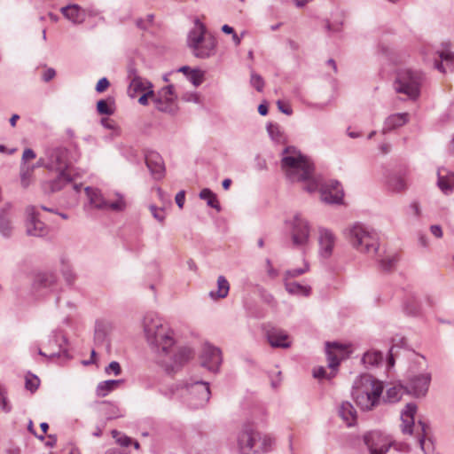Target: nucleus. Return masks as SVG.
<instances>
[{
  "mask_svg": "<svg viewBox=\"0 0 454 454\" xmlns=\"http://www.w3.org/2000/svg\"><path fill=\"white\" fill-rule=\"evenodd\" d=\"M27 221L26 223V231L29 236L43 237L48 233L47 226L43 223L35 213L34 207H28L27 208Z\"/></svg>",
  "mask_w": 454,
  "mask_h": 454,
  "instance_id": "19",
  "label": "nucleus"
},
{
  "mask_svg": "<svg viewBox=\"0 0 454 454\" xmlns=\"http://www.w3.org/2000/svg\"><path fill=\"white\" fill-rule=\"evenodd\" d=\"M35 153L30 149V148H27L24 150L23 152V154H22V160L25 162L27 161V160H33L35 158Z\"/></svg>",
  "mask_w": 454,
  "mask_h": 454,
  "instance_id": "63",
  "label": "nucleus"
},
{
  "mask_svg": "<svg viewBox=\"0 0 454 454\" xmlns=\"http://www.w3.org/2000/svg\"><path fill=\"white\" fill-rule=\"evenodd\" d=\"M325 352L328 361V367L335 371L340 360L348 357L351 350L349 346L342 345L337 342H327L325 344Z\"/></svg>",
  "mask_w": 454,
  "mask_h": 454,
  "instance_id": "14",
  "label": "nucleus"
},
{
  "mask_svg": "<svg viewBox=\"0 0 454 454\" xmlns=\"http://www.w3.org/2000/svg\"><path fill=\"white\" fill-rule=\"evenodd\" d=\"M430 382L431 374L429 372L411 375L406 388L414 396L422 397L427 393Z\"/></svg>",
  "mask_w": 454,
  "mask_h": 454,
  "instance_id": "16",
  "label": "nucleus"
},
{
  "mask_svg": "<svg viewBox=\"0 0 454 454\" xmlns=\"http://www.w3.org/2000/svg\"><path fill=\"white\" fill-rule=\"evenodd\" d=\"M266 269H267V274L270 278H275L278 277V272L277 270H275L271 264V262L270 259L266 260Z\"/></svg>",
  "mask_w": 454,
  "mask_h": 454,
  "instance_id": "61",
  "label": "nucleus"
},
{
  "mask_svg": "<svg viewBox=\"0 0 454 454\" xmlns=\"http://www.w3.org/2000/svg\"><path fill=\"white\" fill-rule=\"evenodd\" d=\"M97 110L100 114L111 115L114 114L112 107L104 99L98 101Z\"/></svg>",
  "mask_w": 454,
  "mask_h": 454,
  "instance_id": "49",
  "label": "nucleus"
},
{
  "mask_svg": "<svg viewBox=\"0 0 454 454\" xmlns=\"http://www.w3.org/2000/svg\"><path fill=\"white\" fill-rule=\"evenodd\" d=\"M143 330L148 345L159 355H168L175 344L174 333L156 313H146Z\"/></svg>",
  "mask_w": 454,
  "mask_h": 454,
  "instance_id": "2",
  "label": "nucleus"
},
{
  "mask_svg": "<svg viewBox=\"0 0 454 454\" xmlns=\"http://www.w3.org/2000/svg\"><path fill=\"white\" fill-rule=\"evenodd\" d=\"M67 149L65 147H50L45 151L47 168L51 170L65 171L67 167Z\"/></svg>",
  "mask_w": 454,
  "mask_h": 454,
  "instance_id": "13",
  "label": "nucleus"
},
{
  "mask_svg": "<svg viewBox=\"0 0 454 454\" xmlns=\"http://www.w3.org/2000/svg\"><path fill=\"white\" fill-rule=\"evenodd\" d=\"M308 270H309V266L307 264H305L304 267H302V268L288 270L285 273V279L289 280L290 278H296L298 276H301L303 273H305Z\"/></svg>",
  "mask_w": 454,
  "mask_h": 454,
  "instance_id": "50",
  "label": "nucleus"
},
{
  "mask_svg": "<svg viewBox=\"0 0 454 454\" xmlns=\"http://www.w3.org/2000/svg\"><path fill=\"white\" fill-rule=\"evenodd\" d=\"M188 404L194 409L204 406L210 398V389L207 382L191 379L184 384Z\"/></svg>",
  "mask_w": 454,
  "mask_h": 454,
  "instance_id": "9",
  "label": "nucleus"
},
{
  "mask_svg": "<svg viewBox=\"0 0 454 454\" xmlns=\"http://www.w3.org/2000/svg\"><path fill=\"white\" fill-rule=\"evenodd\" d=\"M12 205L6 203L0 208V234L5 238H11L13 231Z\"/></svg>",
  "mask_w": 454,
  "mask_h": 454,
  "instance_id": "22",
  "label": "nucleus"
},
{
  "mask_svg": "<svg viewBox=\"0 0 454 454\" xmlns=\"http://www.w3.org/2000/svg\"><path fill=\"white\" fill-rule=\"evenodd\" d=\"M176 203L179 208H183L185 200V192L180 191L176 195Z\"/></svg>",
  "mask_w": 454,
  "mask_h": 454,
  "instance_id": "62",
  "label": "nucleus"
},
{
  "mask_svg": "<svg viewBox=\"0 0 454 454\" xmlns=\"http://www.w3.org/2000/svg\"><path fill=\"white\" fill-rule=\"evenodd\" d=\"M434 57V67L442 73L454 71V54L447 49L437 50Z\"/></svg>",
  "mask_w": 454,
  "mask_h": 454,
  "instance_id": "20",
  "label": "nucleus"
},
{
  "mask_svg": "<svg viewBox=\"0 0 454 454\" xmlns=\"http://www.w3.org/2000/svg\"><path fill=\"white\" fill-rule=\"evenodd\" d=\"M62 14L75 24H82L85 20L84 12L78 4H70L61 8Z\"/></svg>",
  "mask_w": 454,
  "mask_h": 454,
  "instance_id": "29",
  "label": "nucleus"
},
{
  "mask_svg": "<svg viewBox=\"0 0 454 454\" xmlns=\"http://www.w3.org/2000/svg\"><path fill=\"white\" fill-rule=\"evenodd\" d=\"M176 95L174 93V86L168 85L162 88L157 95H155L153 102L155 107L164 113H172L175 110Z\"/></svg>",
  "mask_w": 454,
  "mask_h": 454,
  "instance_id": "17",
  "label": "nucleus"
},
{
  "mask_svg": "<svg viewBox=\"0 0 454 454\" xmlns=\"http://www.w3.org/2000/svg\"><path fill=\"white\" fill-rule=\"evenodd\" d=\"M313 376L316 378V379H324V378H332L334 376V373H332L331 375H327L326 374V370L325 368L324 367H318V368H315L314 371H313Z\"/></svg>",
  "mask_w": 454,
  "mask_h": 454,
  "instance_id": "56",
  "label": "nucleus"
},
{
  "mask_svg": "<svg viewBox=\"0 0 454 454\" xmlns=\"http://www.w3.org/2000/svg\"><path fill=\"white\" fill-rule=\"evenodd\" d=\"M105 372L107 375L114 374V376H118L121 373V368L118 362L112 361L105 369Z\"/></svg>",
  "mask_w": 454,
  "mask_h": 454,
  "instance_id": "51",
  "label": "nucleus"
},
{
  "mask_svg": "<svg viewBox=\"0 0 454 454\" xmlns=\"http://www.w3.org/2000/svg\"><path fill=\"white\" fill-rule=\"evenodd\" d=\"M337 238L329 229L320 227L318 229V254L324 259H329L333 253Z\"/></svg>",
  "mask_w": 454,
  "mask_h": 454,
  "instance_id": "15",
  "label": "nucleus"
},
{
  "mask_svg": "<svg viewBox=\"0 0 454 454\" xmlns=\"http://www.w3.org/2000/svg\"><path fill=\"white\" fill-rule=\"evenodd\" d=\"M286 223L290 228L293 246L296 248L303 249L309 244L310 239L311 226L309 222L302 215L296 213Z\"/></svg>",
  "mask_w": 454,
  "mask_h": 454,
  "instance_id": "8",
  "label": "nucleus"
},
{
  "mask_svg": "<svg viewBox=\"0 0 454 454\" xmlns=\"http://www.w3.org/2000/svg\"><path fill=\"white\" fill-rule=\"evenodd\" d=\"M40 384V380L34 374H28L26 377V388L31 392L35 391Z\"/></svg>",
  "mask_w": 454,
  "mask_h": 454,
  "instance_id": "47",
  "label": "nucleus"
},
{
  "mask_svg": "<svg viewBox=\"0 0 454 454\" xmlns=\"http://www.w3.org/2000/svg\"><path fill=\"white\" fill-rule=\"evenodd\" d=\"M109 85H110V82H109V81L107 80V78L103 77V78H101V79L98 82V83H97V85H96V90H97L98 92H103V91H105V90L109 87Z\"/></svg>",
  "mask_w": 454,
  "mask_h": 454,
  "instance_id": "59",
  "label": "nucleus"
},
{
  "mask_svg": "<svg viewBox=\"0 0 454 454\" xmlns=\"http://www.w3.org/2000/svg\"><path fill=\"white\" fill-rule=\"evenodd\" d=\"M386 398L389 403L397 402L401 398V388L392 387L387 390Z\"/></svg>",
  "mask_w": 454,
  "mask_h": 454,
  "instance_id": "48",
  "label": "nucleus"
},
{
  "mask_svg": "<svg viewBox=\"0 0 454 454\" xmlns=\"http://www.w3.org/2000/svg\"><path fill=\"white\" fill-rule=\"evenodd\" d=\"M229 290H230V285H229L228 280L223 276H219L217 278V291L216 292L211 291L209 293V296L212 299H216V298L223 299L228 295Z\"/></svg>",
  "mask_w": 454,
  "mask_h": 454,
  "instance_id": "36",
  "label": "nucleus"
},
{
  "mask_svg": "<svg viewBox=\"0 0 454 454\" xmlns=\"http://www.w3.org/2000/svg\"><path fill=\"white\" fill-rule=\"evenodd\" d=\"M35 167H30L23 163L20 168V184L22 187L27 188L30 184Z\"/></svg>",
  "mask_w": 454,
  "mask_h": 454,
  "instance_id": "42",
  "label": "nucleus"
},
{
  "mask_svg": "<svg viewBox=\"0 0 454 454\" xmlns=\"http://www.w3.org/2000/svg\"><path fill=\"white\" fill-rule=\"evenodd\" d=\"M113 329V324L105 319H98L95 324L94 340L98 344H104Z\"/></svg>",
  "mask_w": 454,
  "mask_h": 454,
  "instance_id": "27",
  "label": "nucleus"
},
{
  "mask_svg": "<svg viewBox=\"0 0 454 454\" xmlns=\"http://www.w3.org/2000/svg\"><path fill=\"white\" fill-rule=\"evenodd\" d=\"M346 236L357 252L369 255L379 254L380 237L372 228L356 223L347 229Z\"/></svg>",
  "mask_w": 454,
  "mask_h": 454,
  "instance_id": "5",
  "label": "nucleus"
},
{
  "mask_svg": "<svg viewBox=\"0 0 454 454\" xmlns=\"http://www.w3.org/2000/svg\"><path fill=\"white\" fill-rule=\"evenodd\" d=\"M153 89V84L146 79L142 77L129 82L128 95L131 98H135L139 92H145Z\"/></svg>",
  "mask_w": 454,
  "mask_h": 454,
  "instance_id": "30",
  "label": "nucleus"
},
{
  "mask_svg": "<svg viewBox=\"0 0 454 454\" xmlns=\"http://www.w3.org/2000/svg\"><path fill=\"white\" fill-rule=\"evenodd\" d=\"M281 167L291 182H304V189L314 192L320 185L314 177L313 163L295 147H286L282 153Z\"/></svg>",
  "mask_w": 454,
  "mask_h": 454,
  "instance_id": "1",
  "label": "nucleus"
},
{
  "mask_svg": "<svg viewBox=\"0 0 454 454\" xmlns=\"http://www.w3.org/2000/svg\"><path fill=\"white\" fill-rule=\"evenodd\" d=\"M275 439L262 434L251 422L242 425L237 435V445L240 454H264L272 450Z\"/></svg>",
  "mask_w": 454,
  "mask_h": 454,
  "instance_id": "3",
  "label": "nucleus"
},
{
  "mask_svg": "<svg viewBox=\"0 0 454 454\" xmlns=\"http://www.w3.org/2000/svg\"><path fill=\"white\" fill-rule=\"evenodd\" d=\"M222 351L219 348L206 343L200 353L201 366L212 372H218L222 364Z\"/></svg>",
  "mask_w": 454,
  "mask_h": 454,
  "instance_id": "12",
  "label": "nucleus"
},
{
  "mask_svg": "<svg viewBox=\"0 0 454 454\" xmlns=\"http://www.w3.org/2000/svg\"><path fill=\"white\" fill-rule=\"evenodd\" d=\"M362 361L366 366L374 367L382 363L383 354L377 350L367 351L364 353Z\"/></svg>",
  "mask_w": 454,
  "mask_h": 454,
  "instance_id": "39",
  "label": "nucleus"
},
{
  "mask_svg": "<svg viewBox=\"0 0 454 454\" xmlns=\"http://www.w3.org/2000/svg\"><path fill=\"white\" fill-rule=\"evenodd\" d=\"M321 200L328 204H340L343 200V190L338 181H329L320 187Z\"/></svg>",
  "mask_w": 454,
  "mask_h": 454,
  "instance_id": "18",
  "label": "nucleus"
},
{
  "mask_svg": "<svg viewBox=\"0 0 454 454\" xmlns=\"http://www.w3.org/2000/svg\"><path fill=\"white\" fill-rule=\"evenodd\" d=\"M154 15L147 14L145 18H139L136 20V26L141 30H147L153 23Z\"/></svg>",
  "mask_w": 454,
  "mask_h": 454,
  "instance_id": "44",
  "label": "nucleus"
},
{
  "mask_svg": "<svg viewBox=\"0 0 454 454\" xmlns=\"http://www.w3.org/2000/svg\"><path fill=\"white\" fill-rule=\"evenodd\" d=\"M71 182V176L66 171H60L59 176L49 183V189L51 192H56Z\"/></svg>",
  "mask_w": 454,
  "mask_h": 454,
  "instance_id": "34",
  "label": "nucleus"
},
{
  "mask_svg": "<svg viewBox=\"0 0 454 454\" xmlns=\"http://www.w3.org/2000/svg\"><path fill=\"white\" fill-rule=\"evenodd\" d=\"M364 442L370 454H387L391 447L401 450L393 438L380 431H372L364 435Z\"/></svg>",
  "mask_w": 454,
  "mask_h": 454,
  "instance_id": "11",
  "label": "nucleus"
},
{
  "mask_svg": "<svg viewBox=\"0 0 454 454\" xmlns=\"http://www.w3.org/2000/svg\"><path fill=\"white\" fill-rule=\"evenodd\" d=\"M174 346L171 348L169 354L165 355L166 356H169L173 362L171 364H168L167 361L162 360L161 362L166 364V366L171 367V371H174L176 367L181 366L193 356V352L190 348L187 347H179L175 349Z\"/></svg>",
  "mask_w": 454,
  "mask_h": 454,
  "instance_id": "21",
  "label": "nucleus"
},
{
  "mask_svg": "<svg viewBox=\"0 0 454 454\" xmlns=\"http://www.w3.org/2000/svg\"><path fill=\"white\" fill-rule=\"evenodd\" d=\"M423 80V74L418 70L400 69L396 74L395 90L398 93L405 94L411 99H416L420 94Z\"/></svg>",
  "mask_w": 454,
  "mask_h": 454,
  "instance_id": "7",
  "label": "nucleus"
},
{
  "mask_svg": "<svg viewBox=\"0 0 454 454\" xmlns=\"http://www.w3.org/2000/svg\"><path fill=\"white\" fill-rule=\"evenodd\" d=\"M140 74L133 62L127 67V79L129 82L140 78Z\"/></svg>",
  "mask_w": 454,
  "mask_h": 454,
  "instance_id": "52",
  "label": "nucleus"
},
{
  "mask_svg": "<svg viewBox=\"0 0 454 454\" xmlns=\"http://www.w3.org/2000/svg\"><path fill=\"white\" fill-rule=\"evenodd\" d=\"M85 192L90 205L97 209L122 212L127 207L124 197L118 192L115 193L116 199L113 201H107L102 192L97 188L88 186L85 188Z\"/></svg>",
  "mask_w": 454,
  "mask_h": 454,
  "instance_id": "10",
  "label": "nucleus"
},
{
  "mask_svg": "<svg viewBox=\"0 0 454 454\" xmlns=\"http://www.w3.org/2000/svg\"><path fill=\"white\" fill-rule=\"evenodd\" d=\"M0 406L6 413L10 412L12 410V406L9 404L6 396L2 393H0Z\"/></svg>",
  "mask_w": 454,
  "mask_h": 454,
  "instance_id": "60",
  "label": "nucleus"
},
{
  "mask_svg": "<svg viewBox=\"0 0 454 454\" xmlns=\"http://www.w3.org/2000/svg\"><path fill=\"white\" fill-rule=\"evenodd\" d=\"M416 430H417V437H418V441L420 445V448L424 451L425 454H427V449L429 448V445H432L433 443H432L431 440L428 439V441H427V439H426L427 434V424L422 421H419V424L416 427Z\"/></svg>",
  "mask_w": 454,
  "mask_h": 454,
  "instance_id": "35",
  "label": "nucleus"
},
{
  "mask_svg": "<svg viewBox=\"0 0 454 454\" xmlns=\"http://www.w3.org/2000/svg\"><path fill=\"white\" fill-rule=\"evenodd\" d=\"M106 414L108 419H114L124 416L123 411L115 405H110Z\"/></svg>",
  "mask_w": 454,
  "mask_h": 454,
  "instance_id": "54",
  "label": "nucleus"
},
{
  "mask_svg": "<svg viewBox=\"0 0 454 454\" xmlns=\"http://www.w3.org/2000/svg\"><path fill=\"white\" fill-rule=\"evenodd\" d=\"M285 280V288L286 290L293 295H300L307 297L310 294L311 288L309 286H303L295 281H290L288 279Z\"/></svg>",
  "mask_w": 454,
  "mask_h": 454,
  "instance_id": "33",
  "label": "nucleus"
},
{
  "mask_svg": "<svg viewBox=\"0 0 454 454\" xmlns=\"http://www.w3.org/2000/svg\"><path fill=\"white\" fill-rule=\"evenodd\" d=\"M387 186L391 192H400L406 188V183L402 176L390 175L387 180Z\"/></svg>",
  "mask_w": 454,
  "mask_h": 454,
  "instance_id": "38",
  "label": "nucleus"
},
{
  "mask_svg": "<svg viewBox=\"0 0 454 454\" xmlns=\"http://www.w3.org/2000/svg\"><path fill=\"white\" fill-rule=\"evenodd\" d=\"M113 437L116 440V442L124 447H128L132 443V439L116 430H113L112 432Z\"/></svg>",
  "mask_w": 454,
  "mask_h": 454,
  "instance_id": "46",
  "label": "nucleus"
},
{
  "mask_svg": "<svg viewBox=\"0 0 454 454\" xmlns=\"http://www.w3.org/2000/svg\"><path fill=\"white\" fill-rule=\"evenodd\" d=\"M62 269V273L66 281L68 284H72L75 279V274L73 272L71 267L68 264H67L64 265Z\"/></svg>",
  "mask_w": 454,
  "mask_h": 454,
  "instance_id": "55",
  "label": "nucleus"
},
{
  "mask_svg": "<svg viewBox=\"0 0 454 454\" xmlns=\"http://www.w3.org/2000/svg\"><path fill=\"white\" fill-rule=\"evenodd\" d=\"M145 163L154 179H160L165 173L164 162L156 152H149L145 155Z\"/></svg>",
  "mask_w": 454,
  "mask_h": 454,
  "instance_id": "23",
  "label": "nucleus"
},
{
  "mask_svg": "<svg viewBox=\"0 0 454 454\" xmlns=\"http://www.w3.org/2000/svg\"><path fill=\"white\" fill-rule=\"evenodd\" d=\"M437 184L444 193L451 192L454 190V173L447 172L445 169H439Z\"/></svg>",
  "mask_w": 454,
  "mask_h": 454,
  "instance_id": "31",
  "label": "nucleus"
},
{
  "mask_svg": "<svg viewBox=\"0 0 454 454\" xmlns=\"http://www.w3.org/2000/svg\"><path fill=\"white\" fill-rule=\"evenodd\" d=\"M122 380H108L105 381H101L96 389L98 396L104 397L107 395L111 391L115 389Z\"/></svg>",
  "mask_w": 454,
  "mask_h": 454,
  "instance_id": "37",
  "label": "nucleus"
},
{
  "mask_svg": "<svg viewBox=\"0 0 454 454\" xmlns=\"http://www.w3.org/2000/svg\"><path fill=\"white\" fill-rule=\"evenodd\" d=\"M57 284L56 277L53 274H42L39 275L34 284V287L38 292L53 291Z\"/></svg>",
  "mask_w": 454,
  "mask_h": 454,
  "instance_id": "28",
  "label": "nucleus"
},
{
  "mask_svg": "<svg viewBox=\"0 0 454 454\" xmlns=\"http://www.w3.org/2000/svg\"><path fill=\"white\" fill-rule=\"evenodd\" d=\"M149 209L153 216L160 223H163L165 220V214L163 208H159L155 205H150Z\"/></svg>",
  "mask_w": 454,
  "mask_h": 454,
  "instance_id": "53",
  "label": "nucleus"
},
{
  "mask_svg": "<svg viewBox=\"0 0 454 454\" xmlns=\"http://www.w3.org/2000/svg\"><path fill=\"white\" fill-rule=\"evenodd\" d=\"M339 414L348 427L353 426L356 420V411L349 402L341 403L339 408Z\"/></svg>",
  "mask_w": 454,
  "mask_h": 454,
  "instance_id": "32",
  "label": "nucleus"
},
{
  "mask_svg": "<svg viewBox=\"0 0 454 454\" xmlns=\"http://www.w3.org/2000/svg\"><path fill=\"white\" fill-rule=\"evenodd\" d=\"M200 198L201 200H207V204L208 207L220 210V206L217 200L215 194L207 188L202 189L200 192Z\"/></svg>",
  "mask_w": 454,
  "mask_h": 454,
  "instance_id": "41",
  "label": "nucleus"
},
{
  "mask_svg": "<svg viewBox=\"0 0 454 454\" xmlns=\"http://www.w3.org/2000/svg\"><path fill=\"white\" fill-rule=\"evenodd\" d=\"M266 336L269 343L273 348H286L290 347L289 336L281 329L272 327L267 330Z\"/></svg>",
  "mask_w": 454,
  "mask_h": 454,
  "instance_id": "25",
  "label": "nucleus"
},
{
  "mask_svg": "<svg viewBox=\"0 0 454 454\" xmlns=\"http://www.w3.org/2000/svg\"><path fill=\"white\" fill-rule=\"evenodd\" d=\"M383 388L381 381L364 374L355 380L352 397L361 410L371 411L380 404Z\"/></svg>",
  "mask_w": 454,
  "mask_h": 454,
  "instance_id": "4",
  "label": "nucleus"
},
{
  "mask_svg": "<svg viewBox=\"0 0 454 454\" xmlns=\"http://www.w3.org/2000/svg\"><path fill=\"white\" fill-rule=\"evenodd\" d=\"M380 258L379 259V263L380 268L383 270L388 271L393 270L397 262H398V256L395 254H387L384 256L380 255Z\"/></svg>",
  "mask_w": 454,
  "mask_h": 454,
  "instance_id": "40",
  "label": "nucleus"
},
{
  "mask_svg": "<svg viewBox=\"0 0 454 454\" xmlns=\"http://www.w3.org/2000/svg\"><path fill=\"white\" fill-rule=\"evenodd\" d=\"M187 45L194 57L208 59L215 53L216 39L211 35H206L205 27L198 25L189 32Z\"/></svg>",
  "mask_w": 454,
  "mask_h": 454,
  "instance_id": "6",
  "label": "nucleus"
},
{
  "mask_svg": "<svg viewBox=\"0 0 454 454\" xmlns=\"http://www.w3.org/2000/svg\"><path fill=\"white\" fill-rule=\"evenodd\" d=\"M250 83L257 91H262L264 87V81L260 74L252 72L250 77Z\"/></svg>",
  "mask_w": 454,
  "mask_h": 454,
  "instance_id": "45",
  "label": "nucleus"
},
{
  "mask_svg": "<svg viewBox=\"0 0 454 454\" xmlns=\"http://www.w3.org/2000/svg\"><path fill=\"white\" fill-rule=\"evenodd\" d=\"M417 411V406L414 403H407L401 413V430L404 434H412L414 424V416Z\"/></svg>",
  "mask_w": 454,
  "mask_h": 454,
  "instance_id": "24",
  "label": "nucleus"
},
{
  "mask_svg": "<svg viewBox=\"0 0 454 454\" xmlns=\"http://www.w3.org/2000/svg\"><path fill=\"white\" fill-rule=\"evenodd\" d=\"M56 75V72L53 68H48L43 74V80L46 82H50Z\"/></svg>",
  "mask_w": 454,
  "mask_h": 454,
  "instance_id": "64",
  "label": "nucleus"
},
{
  "mask_svg": "<svg viewBox=\"0 0 454 454\" xmlns=\"http://www.w3.org/2000/svg\"><path fill=\"white\" fill-rule=\"evenodd\" d=\"M409 114L407 113L394 114L389 115L384 121L382 133L386 134L397 128L403 126L408 122Z\"/></svg>",
  "mask_w": 454,
  "mask_h": 454,
  "instance_id": "26",
  "label": "nucleus"
},
{
  "mask_svg": "<svg viewBox=\"0 0 454 454\" xmlns=\"http://www.w3.org/2000/svg\"><path fill=\"white\" fill-rule=\"evenodd\" d=\"M155 94L153 90V89H150L149 90L144 92V94L138 98V103L142 106H147L148 105V98H153L154 99Z\"/></svg>",
  "mask_w": 454,
  "mask_h": 454,
  "instance_id": "57",
  "label": "nucleus"
},
{
  "mask_svg": "<svg viewBox=\"0 0 454 454\" xmlns=\"http://www.w3.org/2000/svg\"><path fill=\"white\" fill-rule=\"evenodd\" d=\"M187 79L195 86H200L204 80V74L200 69H193L188 74Z\"/></svg>",
  "mask_w": 454,
  "mask_h": 454,
  "instance_id": "43",
  "label": "nucleus"
},
{
  "mask_svg": "<svg viewBox=\"0 0 454 454\" xmlns=\"http://www.w3.org/2000/svg\"><path fill=\"white\" fill-rule=\"evenodd\" d=\"M277 106H278V110L281 113L285 114L286 115H291L292 114L293 110H292L291 106L288 104H285L281 100H278L277 101Z\"/></svg>",
  "mask_w": 454,
  "mask_h": 454,
  "instance_id": "58",
  "label": "nucleus"
}]
</instances>
